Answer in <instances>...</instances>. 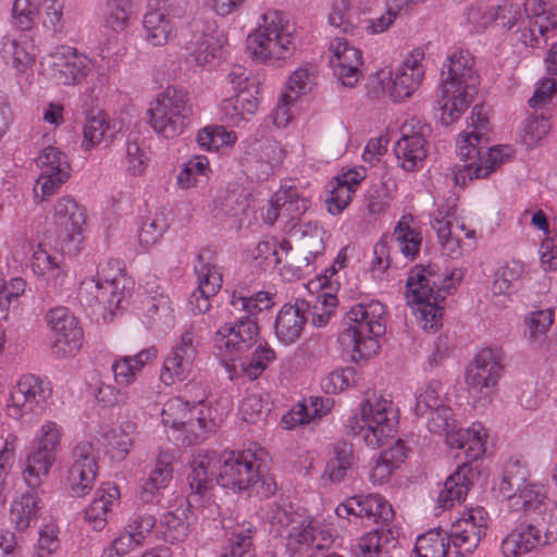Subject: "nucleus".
Segmentation results:
<instances>
[{
    "mask_svg": "<svg viewBox=\"0 0 557 557\" xmlns=\"http://www.w3.org/2000/svg\"><path fill=\"white\" fill-rule=\"evenodd\" d=\"M230 409L227 398H207L203 392L191 401L173 396L162 404L160 424L168 438L195 445L216 433Z\"/></svg>",
    "mask_w": 557,
    "mask_h": 557,
    "instance_id": "f257e3e1",
    "label": "nucleus"
},
{
    "mask_svg": "<svg viewBox=\"0 0 557 557\" xmlns=\"http://www.w3.org/2000/svg\"><path fill=\"white\" fill-rule=\"evenodd\" d=\"M463 277L461 268L440 272L434 264L416 265L408 275L406 298L424 331L436 332L442 326L446 296L457 288Z\"/></svg>",
    "mask_w": 557,
    "mask_h": 557,
    "instance_id": "f03ea898",
    "label": "nucleus"
},
{
    "mask_svg": "<svg viewBox=\"0 0 557 557\" xmlns=\"http://www.w3.org/2000/svg\"><path fill=\"white\" fill-rule=\"evenodd\" d=\"M269 532L286 541V547L296 552L299 546L326 549L339 536L344 524H336L331 515L311 519L304 508L288 503H272L267 511Z\"/></svg>",
    "mask_w": 557,
    "mask_h": 557,
    "instance_id": "7ed1b4c3",
    "label": "nucleus"
},
{
    "mask_svg": "<svg viewBox=\"0 0 557 557\" xmlns=\"http://www.w3.org/2000/svg\"><path fill=\"white\" fill-rule=\"evenodd\" d=\"M265 456V450L257 446L223 451L215 472L218 485L236 494L270 498L277 491V484L263 463Z\"/></svg>",
    "mask_w": 557,
    "mask_h": 557,
    "instance_id": "20e7f679",
    "label": "nucleus"
},
{
    "mask_svg": "<svg viewBox=\"0 0 557 557\" xmlns=\"http://www.w3.org/2000/svg\"><path fill=\"white\" fill-rule=\"evenodd\" d=\"M297 26L290 15L278 10L262 13L246 38L250 59L271 67H281L296 51Z\"/></svg>",
    "mask_w": 557,
    "mask_h": 557,
    "instance_id": "39448f33",
    "label": "nucleus"
},
{
    "mask_svg": "<svg viewBox=\"0 0 557 557\" xmlns=\"http://www.w3.org/2000/svg\"><path fill=\"white\" fill-rule=\"evenodd\" d=\"M42 71L48 79L61 86L79 85L94 74L91 86L84 94L89 95L91 103L98 100L111 78V66L103 52L90 59L69 46L59 47L49 53L42 61Z\"/></svg>",
    "mask_w": 557,
    "mask_h": 557,
    "instance_id": "423d86ee",
    "label": "nucleus"
},
{
    "mask_svg": "<svg viewBox=\"0 0 557 557\" xmlns=\"http://www.w3.org/2000/svg\"><path fill=\"white\" fill-rule=\"evenodd\" d=\"M493 24L510 29L516 24L517 39L531 49H542L549 33L557 29V5L555 2H503L493 12Z\"/></svg>",
    "mask_w": 557,
    "mask_h": 557,
    "instance_id": "0eeeda50",
    "label": "nucleus"
},
{
    "mask_svg": "<svg viewBox=\"0 0 557 557\" xmlns=\"http://www.w3.org/2000/svg\"><path fill=\"white\" fill-rule=\"evenodd\" d=\"M442 75L440 119L448 126L461 117L476 94L479 82L469 51L457 50L450 53L443 63Z\"/></svg>",
    "mask_w": 557,
    "mask_h": 557,
    "instance_id": "6e6552de",
    "label": "nucleus"
},
{
    "mask_svg": "<svg viewBox=\"0 0 557 557\" xmlns=\"http://www.w3.org/2000/svg\"><path fill=\"white\" fill-rule=\"evenodd\" d=\"M398 423V410L392 399L375 393L364 397L344 421L346 430L372 449L394 440Z\"/></svg>",
    "mask_w": 557,
    "mask_h": 557,
    "instance_id": "1a4fd4ad",
    "label": "nucleus"
},
{
    "mask_svg": "<svg viewBox=\"0 0 557 557\" xmlns=\"http://www.w3.org/2000/svg\"><path fill=\"white\" fill-rule=\"evenodd\" d=\"M386 323L387 307L380 300H362L347 310L342 338L355 361L369 359L379 351V338L386 333Z\"/></svg>",
    "mask_w": 557,
    "mask_h": 557,
    "instance_id": "9d476101",
    "label": "nucleus"
},
{
    "mask_svg": "<svg viewBox=\"0 0 557 557\" xmlns=\"http://www.w3.org/2000/svg\"><path fill=\"white\" fill-rule=\"evenodd\" d=\"M496 490L509 510L528 517H543L552 505L547 485L532 481L527 463L518 458L505 462Z\"/></svg>",
    "mask_w": 557,
    "mask_h": 557,
    "instance_id": "9b49d317",
    "label": "nucleus"
},
{
    "mask_svg": "<svg viewBox=\"0 0 557 557\" xmlns=\"http://www.w3.org/2000/svg\"><path fill=\"white\" fill-rule=\"evenodd\" d=\"M158 348L151 345L134 355H114L110 362L113 383L99 380L90 385L96 401L104 408L125 406L129 397L126 387L138 380L144 369L158 358Z\"/></svg>",
    "mask_w": 557,
    "mask_h": 557,
    "instance_id": "f8f14e48",
    "label": "nucleus"
},
{
    "mask_svg": "<svg viewBox=\"0 0 557 557\" xmlns=\"http://www.w3.org/2000/svg\"><path fill=\"white\" fill-rule=\"evenodd\" d=\"M194 114V104L188 91L166 87L148 104L146 121L152 132L162 139L173 140L188 128Z\"/></svg>",
    "mask_w": 557,
    "mask_h": 557,
    "instance_id": "ddd939ff",
    "label": "nucleus"
},
{
    "mask_svg": "<svg viewBox=\"0 0 557 557\" xmlns=\"http://www.w3.org/2000/svg\"><path fill=\"white\" fill-rule=\"evenodd\" d=\"M134 288V282L120 260L111 259L102 265L96 276L85 277L79 285L78 296L88 307L114 311L122 307Z\"/></svg>",
    "mask_w": 557,
    "mask_h": 557,
    "instance_id": "4468645a",
    "label": "nucleus"
},
{
    "mask_svg": "<svg viewBox=\"0 0 557 557\" xmlns=\"http://www.w3.org/2000/svg\"><path fill=\"white\" fill-rule=\"evenodd\" d=\"M52 396L53 387L47 377L22 374L9 388L7 416L20 423L37 419L50 408Z\"/></svg>",
    "mask_w": 557,
    "mask_h": 557,
    "instance_id": "2eb2a0df",
    "label": "nucleus"
},
{
    "mask_svg": "<svg viewBox=\"0 0 557 557\" xmlns=\"http://www.w3.org/2000/svg\"><path fill=\"white\" fill-rule=\"evenodd\" d=\"M64 437L63 426L55 420H44L35 435L34 447L26 454L22 476L30 490H37L57 461Z\"/></svg>",
    "mask_w": 557,
    "mask_h": 557,
    "instance_id": "dca6fc26",
    "label": "nucleus"
},
{
    "mask_svg": "<svg viewBox=\"0 0 557 557\" xmlns=\"http://www.w3.org/2000/svg\"><path fill=\"white\" fill-rule=\"evenodd\" d=\"M50 224L53 226L55 245L62 255L75 257L84 249L87 215L84 206L69 195L55 200L52 206Z\"/></svg>",
    "mask_w": 557,
    "mask_h": 557,
    "instance_id": "f3484780",
    "label": "nucleus"
},
{
    "mask_svg": "<svg viewBox=\"0 0 557 557\" xmlns=\"http://www.w3.org/2000/svg\"><path fill=\"white\" fill-rule=\"evenodd\" d=\"M469 140L466 136L456 140L460 160L451 168L455 186L465 187L473 180L487 177L512 153L509 146H494L483 151L482 147H475Z\"/></svg>",
    "mask_w": 557,
    "mask_h": 557,
    "instance_id": "a211bd4d",
    "label": "nucleus"
},
{
    "mask_svg": "<svg viewBox=\"0 0 557 557\" xmlns=\"http://www.w3.org/2000/svg\"><path fill=\"white\" fill-rule=\"evenodd\" d=\"M425 52L423 48H413L395 70L382 69L376 73L381 90L393 102L411 98L425 77Z\"/></svg>",
    "mask_w": 557,
    "mask_h": 557,
    "instance_id": "6ab92c4d",
    "label": "nucleus"
},
{
    "mask_svg": "<svg viewBox=\"0 0 557 557\" xmlns=\"http://www.w3.org/2000/svg\"><path fill=\"white\" fill-rule=\"evenodd\" d=\"M502 351L496 347H481L466 370L469 397L475 406L492 403L502 376Z\"/></svg>",
    "mask_w": 557,
    "mask_h": 557,
    "instance_id": "aec40b11",
    "label": "nucleus"
},
{
    "mask_svg": "<svg viewBox=\"0 0 557 557\" xmlns=\"http://www.w3.org/2000/svg\"><path fill=\"white\" fill-rule=\"evenodd\" d=\"M259 332L258 323L249 318L225 323L215 332L214 348L231 380L237 374V360L257 344Z\"/></svg>",
    "mask_w": 557,
    "mask_h": 557,
    "instance_id": "412c9836",
    "label": "nucleus"
},
{
    "mask_svg": "<svg viewBox=\"0 0 557 557\" xmlns=\"http://www.w3.org/2000/svg\"><path fill=\"white\" fill-rule=\"evenodd\" d=\"M200 333V329L194 324L185 327L164 356L159 371V381L165 387L181 384L194 373L201 343Z\"/></svg>",
    "mask_w": 557,
    "mask_h": 557,
    "instance_id": "4be33fe9",
    "label": "nucleus"
},
{
    "mask_svg": "<svg viewBox=\"0 0 557 557\" xmlns=\"http://www.w3.org/2000/svg\"><path fill=\"white\" fill-rule=\"evenodd\" d=\"M186 36L184 48L188 63L211 70L224 59L227 39L214 23L193 20L187 25Z\"/></svg>",
    "mask_w": 557,
    "mask_h": 557,
    "instance_id": "5701e85b",
    "label": "nucleus"
},
{
    "mask_svg": "<svg viewBox=\"0 0 557 557\" xmlns=\"http://www.w3.org/2000/svg\"><path fill=\"white\" fill-rule=\"evenodd\" d=\"M26 248L32 249L29 268L39 284L48 294H61L70 278L69 268L63 258L64 255H53L44 244L39 243L34 246L28 240L23 239L13 250L14 259H22L26 253Z\"/></svg>",
    "mask_w": 557,
    "mask_h": 557,
    "instance_id": "b1692460",
    "label": "nucleus"
},
{
    "mask_svg": "<svg viewBox=\"0 0 557 557\" xmlns=\"http://www.w3.org/2000/svg\"><path fill=\"white\" fill-rule=\"evenodd\" d=\"M135 309L145 327L154 333H168L176 324L174 301L166 288L156 282L139 288Z\"/></svg>",
    "mask_w": 557,
    "mask_h": 557,
    "instance_id": "393cba45",
    "label": "nucleus"
},
{
    "mask_svg": "<svg viewBox=\"0 0 557 557\" xmlns=\"http://www.w3.org/2000/svg\"><path fill=\"white\" fill-rule=\"evenodd\" d=\"M45 321L50 333V350L57 359L75 357L82 348L84 332L78 319L64 306L49 309Z\"/></svg>",
    "mask_w": 557,
    "mask_h": 557,
    "instance_id": "a878e982",
    "label": "nucleus"
},
{
    "mask_svg": "<svg viewBox=\"0 0 557 557\" xmlns=\"http://www.w3.org/2000/svg\"><path fill=\"white\" fill-rule=\"evenodd\" d=\"M219 455L212 450H197L190 461L188 495L190 504L203 503L201 515L203 520L215 521L220 516V506L212 498L209 473L215 474Z\"/></svg>",
    "mask_w": 557,
    "mask_h": 557,
    "instance_id": "bb28decb",
    "label": "nucleus"
},
{
    "mask_svg": "<svg viewBox=\"0 0 557 557\" xmlns=\"http://www.w3.org/2000/svg\"><path fill=\"white\" fill-rule=\"evenodd\" d=\"M412 410L417 417L428 416L426 426L431 433L442 435L443 431L454 426V411L442 382L437 380H431L416 389Z\"/></svg>",
    "mask_w": 557,
    "mask_h": 557,
    "instance_id": "cd10ccee",
    "label": "nucleus"
},
{
    "mask_svg": "<svg viewBox=\"0 0 557 557\" xmlns=\"http://www.w3.org/2000/svg\"><path fill=\"white\" fill-rule=\"evenodd\" d=\"M488 522V512L483 507H469L459 512L446 531L454 547V557L472 553L485 536Z\"/></svg>",
    "mask_w": 557,
    "mask_h": 557,
    "instance_id": "c85d7f7f",
    "label": "nucleus"
},
{
    "mask_svg": "<svg viewBox=\"0 0 557 557\" xmlns=\"http://www.w3.org/2000/svg\"><path fill=\"white\" fill-rule=\"evenodd\" d=\"M39 175L35 185L36 197L40 201L58 193L71 177V163L67 154L61 149L49 146L39 151L36 158Z\"/></svg>",
    "mask_w": 557,
    "mask_h": 557,
    "instance_id": "c756f323",
    "label": "nucleus"
},
{
    "mask_svg": "<svg viewBox=\"0 0 557 557\" xmlns=\"http://www.w3.org/2000/svg\"><path fill=\"white\" fill-rule=\"evenodd\" d=\"M72 460L66 484L72 496L84 497L92 490L98 475L95 443L89 440L78 442L73 448Z\"/></svg>",
    "mask_w": 557,
    "mask_h": 557,
    "instance_id": "7c9ffc66",
    "label": "nucleus"
},
{
    "mask_svg": "<svg viewBox=\"0 0 557 557\" xmlns=\"http://www.w3.org/2000/svg\"><path fill=\"white\" fill-rule=\"evenodd\" d=\"M425 126L411 119L400 127V136L394 145L397 164L406 172H416L423 168L428 157Z\"/></svg>",
    "mask_w": 557,
    "mask_h": 557,
    "instance_id": "2f4dec72",
    "label": "nucleus"
},
{
    "mask_svg": "<svg viewBox=\"0 0 557 557\" xmlns=\"http://www.w3.org/2000/svg\"><path fill=\"white\" fill-rule=\"evenodd\" d=\"M203 503L190 504L189 497L176 499V505L164 511L158 525V532L161 539L170 544L184 542L188 534L190 524L201 515Z\"/></svg>",
    "mask_w": 557,
    "mask_h": 557,
    "instance_id": "473e14b6",
    "label": "nucleus"
},
{
    "mask_svg": "<svg viewBox=\"0 0 557 557\" xmlns=\"http://www.w3.org/2000/svg\"><path fill=\"white\" fill-rule=\"evenodd\" d=\"M362 51L344 37L329 44V63L334 76L345 87L352 88L362 76Z\"/></svg>",
    "mask_w": 557,
    "mask_h": 557,
    "instance_id": "72a5a7b5",
    "label": "nucleus"
},
{
    "mask_svg": "<svg viewBox=\"0 0 557 557\" xmlns=\"http://www.w3.org/2000/svg\"><path fill=\"white\" fill-rule=\"evenodd\" d=\"M445 434V444L449 449L462 451L465 462L462 465L472 466V462L483 458L486 453L488 431L482 422H472L467 428L457 429L456 421L454 426Z\"/></svg>",
    "mask_w": 557,
    "mask_h": 557,
    "instance_id": "f704fd0d",
    "label": "nucleus"
},
{
    "mask_svg": "<svg viewBox=\"0 0 557 557\" xmlns=\"http://www.w3.org/2000/svg\"><path fill=\"white\" fill-rule=\"evenodd\" d=\"M0 59L15 71V77L20 85L23 84V81L27 84L30 83L36 52L33 40L27 35L20 34L16 37H3Z\"/></svg>",
    "mask_w": 557,
    "mask_h": 557,
    "instance_id": "c9c22d12",
    "label": "nucleus"
},
{
    "mask_svg": "<svg viewBox=\"0 0 557 557\" xmlns=\"http://www.w3.org/2000/svg\"><path fill=\"white\" fill-rule=\"evenodd\" d=\"M310 200L290 184H283L269 199L261 216L264 223L272 225L280 216L287 221L299 219L309 208Z\"/></svg>",
    "mask_w": 557,
    "mask_h": 557,
    "instance_id": "e433bc0d",
    "label": "nucleus"
},
{
    "mask_svg": "<svg viewBox=\"0 0 557 557\" xmlns=\"http://www.w3.org/2000/svg\"><path fill=\"white\" fill-rule=\"evenodd\" d=\"M367 174L368 170L363 165L342 168L329 183L330 193L325 200L327 212L332 215L341 214L349 206Z\"/></svg>",
    "mask_w": 557,
    "mask_h": 557,
    "instance_id": "4c0bfd02",
    "label": "nucleus"
},
{
    "mask_svg": "<svg viewBox=\"0 0 557 557\" xmlns=\"http://www.w3.org/2000/svg\"><path fill=\"white\" fill-rule=\"evenodd\" d=\"M174 461L173 450L166 449L158 453L152 468L137 492L136 497L139 503L154 504L160 500L162 491L170 485L173 479Z\"/></svg>",
    "mask_w": 557,
    "mask_h": 557,
    "instance_id": "58836bf2",
    "label": "nucleus"
},
{
    "mask_svg": "<svg viewBox=\"0 0 557 557\" xmlns=\"http://www.w3.org/2000/svg\"><path fill=\"white\" fill-rule=\"evenodd\" d=\"M121 503L120 487L113 482H102L97 487L91 502L84 509V520L95 531H102L109 516Z\"/></svg>",
    "mask_w": 557,
    "mask_h": 557,
    "instance_id": "ea45409f",
    "label": "nucleus"
},
{
    "mask_svg": "<svg viewBox=\"0 0 557 557\" xmlns=\"http://www.w3.org/2000/svg\"><path fill=\"white\" fill-rule=\"evenodd\" d=\"M309 310L310 304L301 298L280 309L275 320V335L280 343L290 345L300 337Z\"/></svg>",
    "mask_w": 557,
    "mask_h": 557,
    "instance_id": "a19ab883",
    "label": "nucleus"
},
{
    "mask_svg": "<svg viewBox=\"0 0 557 557\" xmlns=\"http://www.w3.org/2000/svg\"><path fill=\"white\" fill-rule=\"evenodd\" d=\"M407 459V446L405 442L397 438L394 445L382 450L372 458L368 466V479L373 486L388 484L394 473L401 468Z\"/></svg>",
    "mask_w": 557,
    "mask_h": 557,
    "instance_id": "79ce46f5",
    "label": "nucleus"
},
{
    "mask_svg": "<svg viewBox=\"0 0 557 557\" xmlns=\"http://www.w3.org/2000/svg\"><path fill=\"white\" fill-rule=\"evenodd\" d=\"M116 137L114 122L104 111L86 117L82 128L81 149L91 152L99 147H110Z\"/></svg>",
    "mask_w": 557,
    "mask_h": 557,
    "instance_id": "37998d69",
    "label": "nucleus"
},
{
    "mask_svg": "<svg viewBox=\"0 0 557 557\" xmlns=\"http://www.w3.org/2000/svg\"><path fill=\"white\" fill-rule=\"evenodd\" d=\"M456 213V205L441 202L430 215L431 228L435 232L437 243L444 255L449 258L461 256L460 240L451 234V221Z\"/></svg>",
    "mask_w": 557,
    "mask_h": 557,
    "instance_id": "c03bdc74",
    "label": "nucleus"
},
{
    "mask_svg": "<svg viewBox=\"0 0 557 557\" xmlns=\"http://www.w3.org/2000/svg\"><path fill=\"white\" fill-rule=\"evenodd\" d=\"M474 469L469 465H459L445 480L443 488L437 496V506L443 510L450 509L463 502L472 486Z\"/></svg>",
    "mask_w": 557,
    "mask_h": 557,
    "instance_id": "a18cd8bd",
    "label": "nucleus"
},
{
    "mask_svg": "<svg viewBox=\"0 0 557 557\" xmlns=\"http://www.w3.org/2000/svg\"><path fill=\"white\" fill-rule=\"evenodd\" d=\"M42 508V499L35 492H25L15 497L9 510V521L14 531L24 533L35 525Z\"/></svg>",
    "mask_w": 557,
    "mask_h": 557,
    "instance_id": "49530a36",
    "label": "nucleus"
},
{
    "mask_svg": "<svg viewBox=\"0 0 557 557\" xmlns=\"http://www.w3.org/2000/svg\"><path fill=\"white\" fill-rule=\"evenodd\" d=\"M143 33L148 45L163 47L176 35V27L164 8L151 7L143 17Z\"/></svg>",
    "mask_w": 557,
    "mask_h": 557,
    "instance_id": "de8ad7c7",
    "label": "nucleus"
},
{
    "mask_svg": "<svg viewBox=\"0 0 557 557\" xmlns=\"http://www.w3.org/2000/svg\"><path fill=\"white\" fill-rule=\"evenodd\" d=\"M542 531L533 524H521L511 530L500 543L504 557H521L541 546Z\"/></svg>",
    "mask_w": 557,
    "mask_h": 557,
    "instance_id": "09e8293b",
    "label": "nucleus"
},
{
    "mask_svg": "<svg viewBox=\"0 0 557 557\" xmlns=\"http://www.w3.org/2000/svg\"><path fill=\"white\" fill-rule=\"evenodd\" d=\"M260 102L261 100L237 96L225 97L218 107L219 120L230 127H240L256 115Z\"/></svg>",
    "mask_w": 557,
    "mask_h": 557,
    "instance_id": "8fccbe9b",
    "label": "nucleus"
},
{
    "mask_svg": "<svg viewBox=\"0 0 557 557\" xmlns=\"http://www.w3.org/2000/svg\"><path fill=\"white\" fill-rule=\"evenodd\" d=\"M397 539L389 529H374L362 534L351 548L354 557H383L395 547Z\"/></svg>",
    "mask_w": 557,
    "mask_h": 557,
    "instance_id": "3c124183",
    "label": "nucleus"
},
{
    "mask_svg": "<svg viewBox=\"0 0 557 557\" xmlns=\"http://www.w3.org/2000/svg\"><path fill=\"white\" fill-rule=\"evenodd\" d=\"M227 126L221 122V124H208L199 128L195 137L199 148L210 153L233 148L238 141V135Z\"/></svg>",
    "mask_w": 557,
    "mask_h": 557,
    "instance_id": "603ef678",
    "label": "nucleus"
},
{
    "mask_svg": "<svg viewBox=\"0 0 557 557\" xmlns=\"http://www.w3.org/2000/svg\"><path fill=\"white\" fill-rule=\"evenodd\" d=\"M454 556V547L446 531L430 530L416 539L410 557H448Z\"/></svg>",
    "mask_w": 557,
    "mask_h": 557,
    "instance_id": "864d4df0",
    "label": "nucleus"
},
{
    "mask_svg": "<svg viewBox=\"0 0 557 557\" xmlns=\"http://www.w3.org/2000/svg\"><path fill=\"white\" fill-rule=\"evenodd\" d=\"M274 304V295L264 290L251 295L234 290L230 299V305L235 311L244 312V318L253 319L257 323L259 315L272 309Z\"/></svg>",
    "mask_w": 557,
    "mask_h": 557,
    "instance_id": "5fc2aeb1",
    "label": "nucleus"
},
{
    "mask_svg": "<svg viewBox=\"0 0 557 557\" xmlns=\"http://www.w3.org/2000/svg\"><path fill=\"white\" fill-rule=\"evenodd\" d=\"M276 359L275 350L267 342H260L250 356L240 357L237 360V374L248 377L250 381L259 379L269 366Z\"/></svg>",
    "mask_w": 557,
    "mask_h": 557,
    "instance_id": "6e6d98bb",
    "label": "nucleus"
},
{
    "mask_svg": "<svg viewBox=\"0 0 557 557\" xmlns=\"http://www.w3.org/2000/svg\"><path fill=\"white\" fill-rule=\"evenodd\" d=\"M151 162V150L145 141L128 137L125 141V153L122 166L127 176H144Z\"/></svg>",
    "mask_w": 557,
    "mask_h": 557,
    "instance_id": "4d7b16f0",
    "label": "nucleus"
},
{
    "mask_svg": "<svg viewBox=\"0 0 557 557\" xmlns=\"http://www.w3.org/2000/svg\"><path fill=\"white\" fill-rule=\"evenodd\" d=\"M26 288L25 278L12 277L5 281L0 275V320L7 321L11 312L13 314L21 312Z\"/></svg>",
    "mask_w": 557,
    "mask_h": 557,
    "instance_id": "13d9d810",
    "label": "nucleus"
},
{
    "mask_svg": "<svg viewBox=\"0 0 557 557\" xmlns=\"http://www.w3.org/2000/svg\"><path fill=\"white\" fill-rule=\"evenodd\" d=\"M226 83L232 91L231 96L261 100L260 82L245 66L240 64L233 65L226 75Z\"/></svg>",
    "mask_w": 557,
    "mask_h": 557,
    "instance_id": "bf43d9fd",
    "label": "nucleus"
},
{
    "mask_svg": "<svg viewBox=\"0 0 557 557\" xmlns=\"http://www.w3.org/2000/svg\"><path fill=\"white\" fill-rule=\"evenodd\" d=\"M211 174L210 161L205 154H195L184 161L176 175V184L181 189H190L208 180Z\"/></svg>",
    "mask_w": 557,
    "mask_h": 557,
    "instance_id": "052dcab7",
    "label": "nucleus"
},
{
    "mask_svg": "<svg viewBox=\"0 0 557 557\" xmlns=\"http://www.w3.org/2000/svg\"><path fill=\"white\" fill-rule=\"evenodd\" d=\"M383 7L373 12L371 17H362L360 28L368 34L377 35L386 32L401 15L407 2H383Z\"/></svg>",
    "mask_w": 557,
    "mask_h": 557,
    "instance_id": "680f3d73",
    "label": "nucleus"
},
{
    "mask_svg": "<svg viewBox=\"0 0 557 557\" xmlns=\"http://www.w3.org/2000/svg\"><path fill=\"white\" fill-rule=\"evenodd\" d=\"M101 438L96 441L95 446L100 445L104 448L106 453L114 460H123L128 455L132 446L133 438L128 432L123 428L100 429Z\"/></svg>",
    "mask_w": 557,
    "mask_h": 557,
    "instance_id": "e2e57ef3",
    "label": "nucleus"
},
{
    "mask_svg": "<svg viewBox=\"0 0 557 557\" xmlns=\"http://www.w3.org/2000/svg\"><path fill=\"white\" fill-rule=\"evenodd\" d=\"M284 159V150L276 141L263 140L258 143V152L251 161L256 163L258 180H267L280 166Z\"/></svg>",
    "mask_w": 557,
    "mask_h": 557,
    "instance_id": "0e129e2a",
    "label": "nucleus"
},
{
    "mask_svg": "<svg viewBox=\"0 0 557 557\" xmlns=\"http://www.w3.org/2000/svg\"><path fill=\"white\" fill-rule=\"evenodd\" d=\"M362 523H388L394 518V510L388 500L381 494L359 495Z\"/></svg>",
    "mask_w": 557,
    "mask_h": 557,
    "instance_id": "69168bd1",
    "label": "nucleus"
},
{
    "mask_svg": "<svg viewBox=\"0 0 557 557\" xmlns=\"http://www.w3.org/2000/svg\"><path fill=\"white\" fill-rule=\"evenodd\" d=\"M194 271L197 276V284L206 296H215L223 284V276L216 264L206 259L203 255H198L194 264Z\"/></svg>",
    "mask_w": 557,
    "mask_h": 557,
    "instance_id": "338daca9",
    "label": "nucleus"
},
{
    "mask_svg": "<svg viewBox=\"0 0 557 557\" xmlns=\"http://www.w3.org/2000/svg\"><path fill=\"white\" fill-rule=\"evenodd\" d=\"M60 527L53 519L44 522L38 529V537L33 546V557H54L61 550Z\"/></svg>",
    "mask_w": 557,
    "mask_h": 557,
    "instance_id": "774afa93",
    "label": "nucleus"
}]
</instances>
